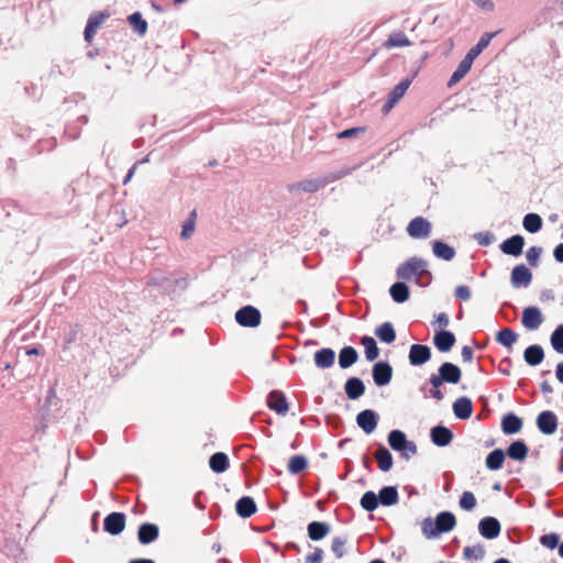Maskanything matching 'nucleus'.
I'll return each mask as SVG.
<instances>
[{
  "mask_svg": "<svg viewBox=\"0 0 563 563\" xmlns=\"http://www.w3.org/2000/svg\"><path fill=\"white\" fill-rule=\"evenodd\" d=\"M375 457L382 472L390 471L393 467V455L385 445L378 444Z\"/></svg>",
  "mask_w": 563,
  "mask_h": 563,
  "instance_id": "c9c22d12",
  "label": "nucleus"
},
{
  "mask_svg": "<svg viewBox=\"0 0 563 563\" xmlns=\"http://www.w3.org/2000/svg\"><path fill=\"white\" fill-rule=\"evenodd\" d=\"M525 247V238L520 234L511 235L510 238L503 241L499 245L500 251L514 257H518L522 254Z\"/></svg>",
  "mask_w": 563,
  "mask_h": 563,
  "instance_id": "ddd939ff",
  "label": "nucleus"
},
{
  "mask_svg": "<svg viewBox=\"0 0 563 563\" xmlns=\"http://www.w3.org/2000/svg\"><path fill=\"white\" fill-rule=\"evenodd\" d=\"M500 531L501 525L495 517L487 516L482 518L478 522V532L487 540L496 539L500 534Z\"/></svg>",
  "mask_w": 563,
  "mask_h": 563,
  "instance_id": "423d86ee",
  "label": "nucleus"
},
{
  "mask_svg": "<svg viewBox=\"0 0 563 563\" xmlns=\"http://www.w3.org/2000/svg\"><path fill=\"white\" fill-rule=\"evenodd\" d=\"M431 245L433 255L439 260L449 262L452 261L456 254L453 246L441 240H434Z\"/></svg>",
  "mask_w": 563,
  "mask_h": 563,
  "instance_id": "c85d7f7f",
  "label": "nucleus"
},
{
  "mask_svg": "<svg viewBox=\"0 0 563 563\" xmlns=\"http://www.w3.org/2000/svg\"><path fill=\"white\" fill-rule=\"evenodd\" d=\"M454 416L460 420H467L473 413V401L466 396L457 398L452 406Z\"/></svg>",
  "mask_w": 563,
  "mask_h": 563,
  "instance_id": "aec40b11",
  "label": "nucleus"
},
{
  "mask_svg": "<svg viewBox=\"0 0 563 563\" xmlns=\"http://www.w3.org/2000/svg\"><path fill=\"white\" fill-rule=\"evenodd\" d=\"M307 532L312 541H320L330 532V526L324 521H311L308 523Z\"/></svg>",
  "mask_w": 563,
  "mask_h": 563,
  "instance_id": "c756f323",
  "label": "nucleus"
},
{
  "mask_svg": "<svg viewBox=\"0 0 563 563\" xmlns=\"http://www.w3.org/2000/svg\"><path fill=\"white\" fill-rule=\"evenodd\" d=\"M528 452L529 448L527 443L523 440L518 439L509 444L505 453L509 459L522 462L527 459Z\"/></svg>",
  "mask_w": 563,
  "mask_h": 563,
  "instance_id": "b1692460",
  "label": "nucleus"
},
{
  "mask_svg": "<svg viewBox=\"0 0 563 563\" xmlns=\"http://www.w3.org/2000/svg\"><path fill=\"white\" fill-rule=\"evenodd\" d=\"M455 342L456 338L452 331L441 329L434 333L433 344L442 353L451 351Z\"/></svg>",
  "mask_w": 563,
  "mask_h": 563,
  "instance_id": "2eb2a0df",
  "label": "nucleus"
},
{
  "mask_svg": "<svg viewBox=\"0 0 563 563\" xmlns=\"http://www.w3.org/2000/svg\"><path fill=\"white\" fill-rule=\"evenodd\" d=\"M379 415L373 409H364L356 416L357 426L366 433L371 434L377 428Z\"/></svg>",
  "mask_w": 563,
  "mask_h": 563,
  "instance_id": "6e6552de",
  "label": "nucleus"
},
{
  "mask_svg": "<svg viewBox=\"0 0 563 563\" xmlns=\"http://www.w3.org/2000/svg\"><path fill=\"white\" fill-rule=\"evenodd\" d=\"M539 542L541 545L550 550H553L555 548L559 549V545L561 544L560 536L555 532L542 534L539 539Z\"/></svg>",
  "mask_w": 563,
  "mask_h": 563,
  "instance_id": "864d4df0",
  "label": "nucleus"
},
{
  "mask_svg": "<svg viewBox=\"0 0 563 563\" xmlns=\"http://www.w3.org/2000/svg\"><path fill=\"white\" fill-rule=\"evenodd\" d=\"M365 126L345 129L336 134L338 139H350L365 132Z\"/></svg>",
  "mask_w": 563,
  "mask_h": 563,
  "instance_id": "680f3d73",
  "label": "nucleus"
},
{
  "mask_svg": "<svg viewBox=\"0 0 563 563\" xmlns=\"http://www.w3.org/2000/svg\"><path fill=\"white\" fill-rule=\"evenodd\" d=\"M536 424L541 433L551 435L558 430L559 420L553 411L543 410L537 416Z\"/></svg>",
  "mask_w": 563,
  "mask_h": 563,
  "instance_id": "20e7f679",
  "label": "nucleus"
},
{
  "mask_svg": "<svg viewBox=\"0 0 563 563\" xmlns=\"http://www.w3.org/2000/svg\"><path fill=\"white\" fill-rule=\"evenodd\" d=\"M460 507L471 511L476 507V498L472 492H464L460 497Z\"/></svg>",
  "mask_w": 563,
  "mask_h": 563,
  "instance_id": "5fc2aeb1",
  "label": "nucleus"
},
{
  "mask_svg": "<svg viewBox=\"0 0 563 563\" xmlns=\"http://www.w3.org/2000/svg\"><path fill=\"white\" fill-rule=\"evenodd\" d=\"M324 186V180L321 178L306 179L302 181L287 185L289 192L302 191L313 194Z\"/></svg>",
  "mask_w": 563,
  "mask_h": 563,
  "instance_id": "6ab92c4d",
  "label": "nucleus"
},
{
  "mask_svg": "<svg viewBox=\"0 0 563 563\" xmlns=\"http://www.w3.org/2000/svg\"><path fill=\"white\" fill-rule=\"evenodd\" d=\"M431 349L424 344H412L409 350L408 358L411 366H421L430 361Z\"/></svg>",
  "mask_w": 563,
  "mask_h": 563,
  "instance_id": "f8f14e48",
  "label": "nucleus"
},
{
  "mask_svg": "<svg viewBox=\"0 0 563 563\" xmlns=\"http://www.w3.org/2000/svg\"><path fill=\"white\" fill-rule=\"evenodd\" d=\"M522 426V419L514 412L506 413L501 419V430L507 435L518 433Z\"/></svg>",
  "mask_w": 563,
  "mask_h": 563,
  "instance_id": "5701e85b",
  "label": "nucleus"
},
{
  "mask_svg": "<svg viewBox=\"0 0 563 563\" xmlns=\"http://www.w3.org/2000/svg\"><path fill=\"white\" fill-rule=\"evenodd\" d=\"M542 218L534 212L527 213L522 220L523 229L529 233L539 232L542 229Z\"/></svg>",
  "mask_w": 563,
  "mask_h": 563,
  "instance_id": "a19ab883",
  "label": "nucleus"
},
{
  "mask_svg": "<svg viewBox=\"0 0 563 563\" xmlns=\"http://www.w3.org/2000/svg\"><path fill=\"white\" fill-rule=\"evenodd\" d=\"M422 533L427 539L438 538L439 533L437 532V527L434 526V520L430 517L423 519L421 523Z\"/></svg>",
  "mask_w": 563,
  "mask_h": 563,
  "instance_id": "6e6d98bb",
  "label": "nucleus"
},
{
  "mask_svg": "<svg viewBox=\"0 0 563 563\" xmlns=\"http://www.w3.org/2000/svg\"><path fill=\"white\" fill-rule=\"evenodd\" d=\"M550 343L556 353L563 354V323L559 324L551 333Z\"/></svg>",
  "mask_w": 563,
  "mask_h": 563,
  "instance_id": "8fccbe9b",
  "label": "nucleus"
},
{
  "mask_svg": "<svg viewBox=\"0 0 563 563\" xmlns=\"http://www.w3.org/2000/svg\"><path fill=\"white\" fill-rule=\"evenodd\" d=\"M518 333L510 328H503L496 334V341L507 349H511L512 345L518 341Z\"/></svg>",
  "mask_w": 563,
  "mask_h": 563,
  "instance_id": "ea45409f",
  "label": "nucleus"
},
{
  "mask_svg": "<svg viewBox=\"0 0 563 563\" xmlns=\"http://www.w3.org/2000/svg\"><path fill=\"white\" fill-rule=\"evenodd\" d=\"M453 437L454 434L452 430L443 424L434 426L430 430V440L439 448L449 445L452 442Z\"/></svg>",
  "mask_w": 563,
  "mask_h": 563,
  "instance_id": "4468645a",
  "label": "nucleus"
},
{
  "mask_svg": "<svg viewBox=\"0 0 563 563\" xmlns=\"http://www.w3.org/2000/svg\"><path fill=\"white\" fill-rule=\"evenodd\" d=\"M360 504L364 510L374 511L379 506L377 494L373 490L365 492L361 497Z\"/></svg>",
  "mask_w": 563,
  "mask_h": 563,
  "instance_id": "09e8293b",
  "label": "nucleus"
},
{
  "mask_svg": "<svg viewBox=\"0 0 563 563\" xmlns=\"http://www.w3.org/2000/svg\"><path fill=\"white\" fill-rule=\"evenodd\" d=\"M125 520L123 512L113 511L103 519V530L111 536H118L124 530Z\"/></svg>",
  "mask_w": 563,
  "mask_h": 563,
  "instance_id": "0eeeda50",
  "label": "nucleus"
},
{
  "mask_svg": "<svg viewBox=\"0 0 563 563\" xmlns=\"http://www.w3.org/2000/svg\"><path fill=\"white\" fill-rule=\"evenodd\" d=\"M230 465L229 457L223 452H216L209 459V466L214 473H223Z\"/></svg>",
  "mask_w": 563,
  "mask_h": 563,
  "instance_id": "4c0bfd02",
  "label": "nucleus"
},
{
  "mask_svg": "<svg viewBox=\"0 0 563 563\" xmlns=\"http://www.w3.org/2000/svg\"><path fill=\"white\" fill-rule=\"evenodd\" d=\"M411 81L412 80L410 78L402 79L391 89L388 97L391 98L394 101L398 102L410 87Z\"/></svg>",
  "mask_w": 563,
  "mask_h": 563,
  "instance_id": "3c124183",
  "label": "nucleus"
},
{
  "mask_svg": "<svg viewBox=\"0 0 563 563\" xmlns=\"http://www.w3.org/2000/svg\"><path fill=\"white\" fill-rule=\"evenodd\" d=\"M159 537V528L156 523L143 522L137 529V541L147 545L156 541Z\"/></svg>",
  "mask_w": 563,
  "mask_h": 563,
  "instance_id": "dca6fc26",
  "label": "nucleus"
},
{
  "mask_svg": "<svg viewBox=\"0 0 563 563\" xmlns=\"http://www.w3.org/2000/svg\"><path fill=\"white\" fill-rule=\"evenodd\" d=\"M473 238L481 246H489L496 240L495 234L490 231L475 233Z\"/></svg>",
  "mask_w": 563,
  "mask_h": 563,
  "instance_id": "4d7b16f0",
  "label": "nucleus"
},
{
  "mask_svg": "<svg viewBox=\"0 0 563 563\" xmlns=\"http://www.w3.org/2000/svg\"><path fill=\"white\" fill-rule=\"evenodd\" d=\"M418 452L417 445L413 441L407 442V445L401 450V456L406 460H409L411 456L416 455Z\"/></svg>",
  "mask_w": 563,
  "mask_h": 563,
  "instance_id": "e2e57ef3",
  "label": "nucleus"
},
{
  "mask_svg": "<svg viewBox=\"0 0 563 563\" xmlns=\"http://www.w3.org/2000/svg\"><path fill=\"white\" fill-rule=\"evenodd\" d=\"M471 296H472V294H471V289L468 286L461 285L455 288V297L457 299L467 301L468 299H471Z\"/></svg>",
  "mask_w": 563,
  "mask_h": 563,
  "instance_id": "0e129e2a",
  "label": "nucleus"
},
{
  "mask_svg": "<svg viewBox=\"0 0 563 563\" xmlns=\"http://www.w3.org/2000/svg\"><path fill=\"white\" fill-rule=\"evenodd\" d=\"M322 558H323L322 549L316 548L314 551L306 558L305 563H321Z\"/></svg>",
  "mask_w": 563,
  "mask_h": 563,
  "instance_id": "338daca9",
  "label": "nucleus"
},
{
  "mask_svg": "<svg viewBox=\"0 0 563 563\" xmlns=\"http://www.w3.org/2000/svg\"><path fill=\"white\" fill-rule=\"evenodd\" d=\"M361 164L354 165V166H344L338 170L330 172L323 177H321L322 180H324V185L333 183L335 180L342 179L345 176L351 175L354 170H356Z\"/></svg>",
  "mask_w": 563,
  "mask_h": 563,
  "instance_id": "c03bdc74",
  "label": "nucleus"
},
{
  "mask_svg": "<svg viewBox=\"0 0 563 563\" xmlns=\"http://www.w3.org/2000/svg\"><path fill=\"white\" fill-rule=\"evenodd\" d=\"M345 543L346 539L341 537H335L332 540L331 550L335 554L338 559H341L345 554Z\"/></svg>",
  "mask_w": 563,
  "mask_h": 563,
  "instance_id": "13d9d810",
  "label": "nucleus"
},
{
  "mask_svg": "<svg viewBox=\"0 0 563 563\" xmlns=\"http://www.w3.org/2000/svg\"><path fill=\"white\" fill-rule=\"evenodd\" d=\"M308 466V461L306 456L301 454H297L290 457L288 462V472L290 474L297 475L305 471Z\"/></svg>",
  "mask_w": 563,
  "mask_h": 563,
  "instance_id": "de8ad7c7",
  "label": "nucleus"
},
{
  "mask_svg": "<svg viewBox=\"0 0 563 563\" xmlns=\"http://www.w3.org/2000/svg\"><path fill=\"white\" fill-rule=\"evenodd\" d=\"M60 400L56 395L55 388L51 387L47 391L44 408L46 411H49L52 407H55L56 409H59Z\"/></svg>",
  "mask_w": 563,
  "mask_h": 563,
  "instance_id": "bf43d9fd",
  "label": "nucleus"
},
{
  "mask_svg": "<svg viewBox=\"0 0 563 563\" xmlns=\"http://www.w3.org/2000/svg\"><path fill=\"white\" fill-rule=\"evenodd\" d=\"M485 556V549L482 544H476L473 547H465L463 550V558L465 560H483Z\"/></svg>",
  "mask_w": 563,
  "mask_h": 563,
  "instance_id": "603ef678",
  "label": "nucleus"
},
{
  "mask_svg": "<svg viewBox=\"0 0 563 563\" xmlns=\"http://www.w3.org/2000/svg\"><path fill=\"white\" fill-rule=\"evenodd\" d=\"M361 344L365 349V357L367 361L373 362L378 357L379 349L374 338L369 335H363L361 338Z\"/></svg>",
  "mask_w": 563,
  "mask_h": 563,
  "instance_id": "79ce46f5",
  "label": "nucleus"
},
{
  "mask_svg": "<svg viewBox=\"0 0 563 563\" xmlns=\"http://www.w3.org/2000/svg\"><path fill=\"white\" fill-rule=\"evenodd\" d=\"M396 277L406 282L415 279V283L422 288L428 287L433 279L428 261L418 256H411L399 264L396 268Z\"/></svg>",
  "mask_w": 563,
  "mask_h": 563,
  "instance_id": "f257e3e1",
  "label": "nucleus"
},
{
  "mask_svg": "<svg viewBox=\"0 0 563 563\" xmlns=\"http://www.w3.org/2000/svg\"><path fill=\"white\" fill-rule=\"evenodd\" d=\"M497 35V32L484 33L476 45H474L465 55L468 59H474L489 45L490 41Z\"/></svg>",
  "mask_w": 563,
  "mask_h": 563,
  "instance_id": "f704fd0d",
  "label": "nucleus"
},
{
  "mask_svg": "<svg viewBox=\"0 0 563 563\" xmlns=\"http://www.w3.org/2000/svg\"><path fill=\"white\" fill-rule=\"evenodd\" d=\"M544 356V350L540 344H531L523 351V360L529 366H538Z\"/></svg>",
  "mask_w": 563,
  "mask_h": 563,
  "instance_id": "a878e982",
  "label": "nucleus"
},
{
  "mask_svg": "<svg viewBox=\"0 0 563 563\" xmlns=\"http://www.w3.org/2000/svg\"><path fill=\"white\" fill-rule=\"evenodd\" d=\"M532 282V273L525 264L516 265L510 274V283L514 288H526Z\"/></svg>",
  "mask_w": 563,
  "mask_h": 563,
  "instance_id": "1a4fd4ad",
  "label": "nucleus"
},
{
  "mask_svg": "<svg viewBox=\"0 0 563 563\" xmlns=\"http://www.w3.org/2000/svg\"><path fill=\"white\" fill-rule=\"evenodd\" d=\"M128 22L132 26L133 31L139 35H145L147 31V22L143 19L142 13L136 11L128 16Z\"/></svg>",
  "mask_w": 563,
  "mask_h": 563,
  "instance_id": "a18cd8bd",
  "label": "nucleus"
},
{
  "mask_svg": "<svg viewBox=\"0 0 563 563\" xmlns=\"http://www.w3.org/2000/svg\"><path fill=\"white\" fill-rule=\"evenodd\" d=\"M375 335L384 343L390 344L396 340V331L391 322L386 321L375 329Z\"/></svg>",
  "mask_w": 563,
  "mask_h": 563,
  "instance_id": "e433bc0d",
  "label": "nucleus"
},
{
  "mask_svg": "<svg viewBox=\"0 0 563 563\" xmlns=\"http://www.w3.org/2000/svg\"><path fill=\"white\" fill-rule=\"evenodd\" d=\"M379 504L383 506H394L399 500V494L396 486H384L377 494Z\"/></svg>",
  "mask_w": 563,
  "mask_h": 563,
  "instance_id": "7c9ffc66",
  "label": "nucleus"
},
{
  "mask_svg": "<svg viewBox=\"0 0 563 563\" xmlns=\"http://www.w3.org/2000/svg\"><path fill=\"white\" fill-rule=\"evenodd\" d=\"M147 285L156 287L161 292L169 296L175 294L173 277H168L163 274H155L151 276L148 278Z\"/></svg>",
  "mask_w": 563,
  "mask_h": 563,
  "instance_id": "412c9836",
  "label": "nucleus"
},
{
  "mask_svg": "<svg viewBox=\"0 0 563 563\" xmlns=\"http://www.w3.org/2000/svg\"><path fill=\"white\" fill-rule=\"evenodd\" d=\"M438 324L442 329L446 328L450 324L449 316L444 312H440L435 316V320L432 322V324Z\"/></svg>",
  "mask_w": 563,
  "mask_h": 563,
  "instance_id": "774afa93",
  "label": "nucleus"
},
{
  "mask_svg": "<svg viewBox=\"0 0 563 563\" xmlns=\"http://www.w3.org/2000/svg\"><path fill=\"white\" fill-rule=\"evenodd\" d=\"M542 252H543V249L541 246H531L527 251V254H526L528 263L531 266L537 267L539 265V260H540Z\"/></svg>",
  "mask_w": 563,
  "mask_h": 563,
  "instance_id": "052dcab7",
  "label": "nucleus"
},
{
  "mask_svg": "<svg viewBox=\"0 0 563 563\" xmlns=\"http://www.w3.org/2000/svg\"><path fill=\"white\" fill-rule=\"evenodd\" d=\"M358 360V353L353 346H344L339 352V366L346 369Z\"/></svg>",
  "mask_w": 563,
  "mask_h": 563,
  "instance_id": "473e14b6",
  "label": "nucleus"
},
{
  "mask_svg": "<svg viewBox=\"0 0 563 563\" xmlns=\"http://www.w3.org/2000/svg\"><path fill=\"white\" fill-rule=\"evenodd\" d=\"M411 43L409 38L405 35L404 32H394L389 35L387 41L384 43V46L386 48H393V47H406L409 46Z\"/></svg>",
  "mask_w": 563,
  "mask_h": 563,
  "instance_id": "49530a36",
  "label": "nucleus"
},
{
  "mask_svg": "<svg viewBox=\"0 0 563 563\" xmlns=\"http://www.w3.org/2000/svg\"><path fill=\"white\" fill-rule=\"evenodd\" d=\"M543 322V316L539 307L530 306L523 309L521 323L527 330H537Z\"/></svg>",
  "mask_w": 563,
  "mask_h": 563,
  "instance_id": "9b49d317",
  "label": "nucleus"
},
{
  "mask_svg": "<svg viewBox=\"0 0 563 563\" xmlns=\"http://www.w3.org/2000/svg\"><path fill=\"white\" fill-rule=\"evenodd\" d=\"M389 295L397 303L406 302L410 297V289L406 284V280L398 279L389 288Z\"/></svg>",
  "mask_w": 563,
  "mask_h": 563,
  "instance_id": "cd10ccee",
  "label": "nucleus"
},
{
  "mask_svg": "<svg viewBox=\"0 0 563 563\" xmlns=\"http://www.w3.org/2000/svg\"><path fill=\"white\" fill-rule=\"evenodd\" d=\"M387 441L394 451L401 452L404 446L407 445L408 439L404 431L394 429L388 433Z\"/></svg>",
  "mask_w": 563,
  "mask_h": 563,
  "instance_id": "58836bf2",
  "label": "nucleus"
},
{
  "mask_svg": "<svg viewBox=\"0 0 563 563\" xmlns=\"http://www.w3.org/2000/svg\"><path fill=\"white\" fill-rule=\"evenodd\" d=\"M195 231L194 220H186L183 224L180 238L187 240L191 236Z\"/></svg>",
  "mask_w": 563,
  "mask_h": 563,
  "instance_id": "69168bd1",
  "label": "nucleus"
},
{
  "mask_svg": "<svg viewBox=\"0 0 563 563\" xmlns=\"http://www.w3.org/2000/svg\"><path fill=\"white\" fill-rule=\"evenodd\" d=\"M372 376L377 387L386 386L393 378V367L387 361H378L373 365Z\"/></svg>",
  "mask_w": 563,
  "mask_h": 563,
  "instance_id": "39448f33",
  "label": "nucleus"
},
{
  "mask_svg": "<svg viewBox=\"0 0 563 563\" xmlns=\"http://www.w3.org/2000/svg\"><path fill=\"white\" fill-rule=\"evenodd\" d=\"M456 525V518L453 512L444 510L439 512L434 519V526L439 536L441 533L450 532Z\"/></svg>",
  "mask_w": 563,
  "mask_h": 563,
  "instance_id": "a211bd4d",
  "label": "nucleus"
},
{
  "mask_svg": "<svg viewBox=\"0 0 563 563\" xmlns=\"http://www.w3.org/2000/svg\"><path fill=\"white\" fill-rule=\"evenodd\" d=\"M267 407L275 411L277 415H286L289 405L285 394L282 390L273 389L267 395Z\"/></svg>",
  "mask_w": 563,
  "mask_h": 563,
  "instance_id": "9d476101",
  "label": "nucleus"
},
{
  "mask_svg": "<svg viewBox=\"0 0 563 563\" xmlns=\"http://www.w3.org/2000/svg\"><path fill=\"white\" fill-rule=\"evenodd\" d=\"M257 510L255 500L250 496H243L235 503V511L241 518H250Z\"/></svg>",
  "mask_w": 563,
  "mask_h": 563,
  "instance_id": "bb28decb",
  "label": "nucleus"
},
{
  "mask_svg": "<svg viewBox=\"0 0 563 563\" xmlns=\"http://www.w3.org/2000/svg\"><path fill=\"white\" fill-rule=\"evenodd\" d=\"M313 361L318 368H330L335 362V352L331 347H322L314 353Z\"/></svg>",
  "mask_w": 563,
  "mask_h": 563,
  "instance_id": "393cba45",
  "label": "nucleus"
},
{
  "mask_svg": "<svg viewBox=\"0 0 563 563\" xmlns=\"http://www.w3.org/2000/svg\"><path fill=\"white\" fill-rule=\"evenodd\" d=\"M506 453L503 449H495L485 459V465L489 471H498L503 467Z\"/></svg>",
  "mask_w": 563,
  "mask_h": 563,
  "instance_id": "72a5a7b5",
  "label": "nucleus"
},
{
  "mask_svg": "<svg viewBox=\"0 0 563 563\" xmlns=\"http://www.w3.org/2000/svg\"><path fill=\"white\" fill-rule=\"evenodd\" d=\"M234 319L243 328H256L261 324L262 313L256 307L246 305L236 310Z\"/></svg>",
  "mask_w": 563,
  "mask_h": 563,
  "instance_id": "f03ea898",
  "label": "nucleus"
},
{
  "mask_svg": "<svg viewBox=\"0 0 563 563\" xmlns=\"http://www.w3.org/2000/svg\"><path fill=\"white\" fill-rule=\"evenodd\" d=\"M406 231L412 239L424 240L431 235L432 224L428 219L419 216L408 223Z\"/></svg>",
  "mask_w": 563,
  "mask_h": 563,
  "instance_id": "7ed1b4c3",
  "label": "nucleus"
},
{
  "mask_svg": "<svg viewBox=\"0 0 563 563\" xmlns=\"http://www.w3.org/2000/svg\"><path fill=\"white\" fill-rule=\"evenodd\" d=\"M438 372L441 374L446 384H459L462 378L461 368L456 364L451 362L442 363L438 368Z\"/></svg>",
  "mask_w": 563,
  "mask_h": 563,
  "instance_id": "f3484780",
  "label": "nucleus"
},
{
  "mask_svg": "<svg viewBox=\"0 0 563 563\" xmlns=\"http://www.w3.org/2000/svg\"><path fill=\"white\" fill-rule=\"evenodd\" d=\"M473 62L464 56V58L459 63L456 69L451 75L448 86L451 88L457 82H460L466 74L471 70Z\"/></svg>",
  "mask_w": 563,
  "mask_h": 563,
  "instance_id": "2f4dec72",
  "label": "nucleus"
},
{
  "mask_svg": "<svg viewBox=\"0 0 563 563\" xmlns=\"http://www.w3.org/2000/svg\"><path fill=\"white\" fill-rule=\"evenodd\" d=\"M344 391L349 399L356 400L365 393V385L360 377L353 376L346 379Z\"/></svg>",
  "mask_w": 563,
  "mask_h": 563,
  "instance_id": "4be33fe9",
  "label": "nucleus"
},
{
  "mask_svg": "<svg viewBox=\"0 0 563 563\" xmlns=\"http://www.w3.org/2000/svg\"><path fill=\"white\" fill-rule=\"evenodd\" d=\"M106 19L104 14L91 15L85 26L84 36L87 42H90L93 37L97 29L103 23Z\"/></svg>",
  "mask_w": 563,
  "mask_h": 563,
  "instance_id": "37998d69",
  "label": "nucleus"
}]
</instances>
